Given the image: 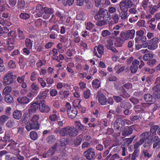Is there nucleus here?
Segmentation results:
<instances>
[{"label": "nucleus", "instance_id": "55", "mask_svg": "<svg viewBox=\"0 0 160 160\" xmlns=\"http://www.w3.org/2000/svg\"><path fill=\"white\" fill-rule=\"evenodd\" d=\"M110 32L108 30H103L102 32L101 35L103 37H106L111 34Z\"/></svg>", "mask_w": 160, "mask_h": 160}, {"label": "nucleus", "instance_id": "14", "mask_svg": "<svg viewBox=\"0 0 160 160\" xmlns=\"http://www.w3.org/2000/svg\"><path fill=\"white\" fill-rule=\"evenodd\" d=\"M38 103L37 101L32 102L31 104V108L28 111L29 114H32L36 112L37 109L38 108Z\"/></svg>", "mask_w": 160, "mask_h": 160}, {"label": "nucleus", "instance_id": "18", "mask_svg": "<svg viewBox=\"0 0 160 160\" xmlns=\"http://www.w3.org/2000/svg\"><path fill=\"white\" fill-rule=\"evenodd\" d=\"M83 141V139L82 135H80L78 136L74 140L73 144L76 147H77L81 144Z\"/></svg>", "mask_w": 160, "mask_h": 160}, {"label": "nucleus", "instance_id": "44", "mask_svg": "<svg viewBox=\"0 0 160 160\" xmlns=\"http://www.w3.org/2000/svg\"><path fill=\"white\" fill-rule=\"evenodd\" d=\"M120 37L122 40V41L124 42L128 39L126 31L125 32H121L120 34Z\"/></svg>", "mask_w": 160, "mask_h": 160}, {"label": "nucleus", "instance_id": "61", "mask_svg": "<svg viewBox=\"0 0 160 160\" xmlns=\"http://www.w3.org/2000/svg\"><path fill=\"white\" fill-rule=\"evenodd\" d=\"M143 97L144 100H152L153 97L152 95L149 93L145 94Z\"/></svg>", "mask_w": 160, "mask_h": 160}, {"label": "nucleus", "instance_id": "32", "mask_svg": "<svg viewBox=\"0 0 160 160\" xmlns=\"http://www.w3.org/2000/svg\"><path fill=\"white\" fill-rule=\"evenodd\" d=\"M39 77V74L36 71L33 72L31 74L30 79L32 81H34L38 79Z\"/></svg>", "mask_w": 160, "mask_h": 160}, {"label": "nucleus", "instance_id": "28", "mask_svg": "<svg viewBox=\"0 0 160 160\" xmlns=\"http://www.w3.org/2000/svg\"><path fill=\"white\" fill-rule=\"evenodd\" d=\"M68 126L60 129L59 135L62 136H65L68 135Z\"/></svg>", "mask_w": 160, "mask_h": 160}, {"label": "nucleus", "instance_id": "37", "mask_svg": "<svg viewBox=\"0 0 160 160\" xmlns=\"http://www.w3.org/2000/svg\"><path fill=\"white\" fill-rule=\"evenodd\" d=\"M20 55V51L18 49L14 50L10 54V56L15 59H16L17 57H18Z\"/></svg>", "mask_w": 160, "mask_h": 160}, {"label": "nucleus", "instance_id": "54", "mask_svg": "<svg viewBox=\"0 0 160 160\" xmlns=\"http://www.w3.org/2000/svg\"><path fill=\"white\" fill-rule=\"evenodd\" d=\"M32 89L36 91H39V88L38 85L36 82H33L31 85Z\"/></svg>", "mask_w": 160, "mask_h": 160}, {"label": "nucleus", "instance_id": "26", "mask_svg": "<svg viewBox=\"0 0 160 160\" xmlns=\"http://www.w3.org/2000/svg\"><path fill=\"white\" fill-rule=\"evenodd\" d=\"M26 4L24 0H18L17 5V8L19 9H24Z\"/></svg>", "mask_w": 160, "mask_h": 160}, {"label": "nucleus", "instance_id": "48", "mask_svg": "<svg viewBox=\"0 0 160 160\" xmlns=\"http://www.w3.org/2000/svg\"><path fill=\"white\" fill-rule=\"evenodd\" d=\"M15 47V44H6V46L5 47V50H7L9 52L11 51Z\"/></svg>", "mask_w": 160, "mask_h": 160}, {"label": "nucleus", "instance_id": "41", "mask_svg": "<svg viewBox=\"0 0 160 160\" xmlns=\"http://www.w3.org/2000/svg\"><path fill=\"white\" fill-rule=\"evenodd\" d=\"M33 95L32 92H30L27 94V96L28 97L26 96L22 97L21 98L18 97L17 100H30L28 98H31L32 97Z\"/></svg>", "mask_w": 160, "mask_h": 160}, {"label": "nucleus", "instance_id": "16", "mask_svg": "<svg viewBox=\"0 0 160 160\" xmlns=\"http://www.w3.org/2000/svg\"><path fill=\"white\" fill-rule=\"evenodd\" d=\"M67 139L66 138H63L61 139L58 144L59 146V148L62 151H63L65 149L67 143Z\"/></svg>", "mask_w": 160, "mask_h": 160}, {"label": "nucleus", "instance_id": "21", "mask_svg": "<svg viewBox=\"0 0 160 160\" xmlns=\"http://www.w3.org/2000/svg\"><path fill=\"white\" fill-rule=\"evenodd\" d=\"M132 132V129L130 127H126L123 130L122 133V135L123 136L131 134Z\"/></svg>", "mask_w": 160, "mask_h": 160}, {"label": "nucleus", "instance_id": "7", "mask_svg": "<svg viewBox=\"0 0 160 160\" xmlns=\"http://www.w3.org/2000/svg\"><path fill=\"white\" fill-rule=\"evenodd\" d=\"M104 47L103 45L100 44L94 47V54L98 58H101L104 53Z\"/></svg>", "mask_w": 160, "mask_h": 160}, {"label": "nucleus", "instance_id": "22", "mask_svg": "<svg viewBox=\"0 0 160 160\" xmlns=\"http://www.w3.org/2000/svg\"><path fill=\"white\" fill-rule=\"evenodd\" d=\"M33 41L30 39L27 38L25 41V44L26 48L28 49H32V48L33 42Z\"/></svg>", "mask_w": 160, "mask_h": 160}, {"label": "nucleus", "instance_id": "9", "mask_svg": "<svg viewBox=\"0 0 160 160\" xmlns=\"http://www.w3.org/2000/svg\"><path fill=\"white\" fill-rule=\"evenodd\" d=\"M38 103V108L40 111L42 112H48L50 109V108L46 105L44 102V101H37Z\"/></svg>", "mask_w": 160, "mask_h": 160}, {"label": "nucleus", "instance_id": "10", "mask_svg": "<svg viewBox=\"0 0 160 160\" xmlns=\"http://www.w3.org/2000/svg\"><path fill=\"white\" fill-rule=\"evenodd\" d=\"M40 125L39 122H30L26 125V128L28 131L32 129L38 130L39 128Z\"/></svg>", "mask_w": 160, "mask_h": 160}, {"label": "nucleus", "instance_id": "62", "mask_svg": "<svg viewBox=\"0 0 160 160\" xmlns=\"http://www.w3.org/2000/svg\"><path fill=\"white\" fill-rule=\"evenodd\" d=\"M149 41H150V42H152L154 43L156 45H158V43L160 41V40H159V38L157 37H155Z\"/></svg>", "mask_w": 160, "mask_h": 160}, {"label": "nucleus", "instance_id": "57", "mask_svg": "<svg viewBox=\"0 0 160 160\" xmlns=\"http://www.w3.org/2000/svg\"><path fill=\"white\" fill-rule=\"evenodd\" d=\"M122 94L121 96L123 98H127L129 97V95L126 92V91H125V90L123 87H122Z\"/></svg>", "mask_w": 160, "mask_h": 160}, {"label": "nucleus", "instance_id": "1", "mask_svg": "<svg viewBox=\"0 0 160 160\" xmlns=\"http://www.w3.org/2000/svg\"><path fill=\"white\" fill-rule=\"evenodd\" d=\"M94 18L96 20L103 19L105 20L110 21L111 17L108 13V10L100 8L99 10L94 15Z\"/></svg>", "mask_w": 160, "mask_h": 160}, {"label": "nucleus", "instance_id": "33", "mask_svg": "<svg viewBox=\"0 0 160 160\" xmlns=\"http://www.w3.org/2000/svg\"><path fill=\"white\" fill-rule=\"evenodd\" d=\"M128 37L129 39H133L134 36L135 34V31L134 29L129 30L126 31Z\"/></svg>", "mask_w": 160, "mask_h": 160}, {"label": "nucleus", "instance_id": "20", "mask_svg": "<svg viewBox=\"0 0 160 160\" xmlns=\"http://www.w3.org/2000/svg\"><path fill=\"white\" fill-rule=\"evenodd\" d=\"M157 89H153L154 87L152 90L153 91V97L155 99H160V89L157 87Z\"/></svg>", "mask_w": 160, "mask_h": 160}, {"label": "nucleus", "instance_id": "19", "mask_svg": "<svg viewBox=\"0 0 160 160\" xmlns=\"http://www.w3.org/2000/svg\"><path fill=\"white\" fill-rule=\"evenodd\" d=\"M121 11L119 12V16L121 19L124 21H126L127 19L128 15V11L123 10H121Z\"/></svg>", "mask_w": 160, "mask_h": 160}, {"label": "nucleus", "instance_id": "64", "mask_svg": "<svg viewBox=\"0 0 160 160\" xmlns=\"http://www.w3.org/2000/svg\"><path fill=\"white\" fill-rule=\"evenodd\" d=\"M8 67L11 69H14L16 67L15 63L13 61L11 60L8 63Z\"/></svg>", "mask_w": 160, "mask_h": 160}, {"label": "nucleus", "instance_id": "25", "mask_svg": "<svg viewBox=\"0 0 160 160\" xmlns=\"http://www.w3.org/2000/svg\"><path fill=\"white\" fill-rule=\"evenodd\" d=\"M48 29L51 32L56 31L58 33L59 32V28L58 25L57 24H53L48 27Z\"/></svg>", "mask_w": 160, "mask_h": 160}, {"label": "nucleus", "instance_id": "38", "mask_svg": "<svg viewBox=\"0 0 160 160\" xmlns=\"http://www.w3.org/2000/svg\"><path fill=\"white\" fill-rule=\"evenodd\" d=\"M121 124L122 125H123L124 124V121L122 120L121 118H118L116 119L115 122L114 123V125L115 127H117V128H119L118 124Z\"/></svg>", "mask_w": 160, "mask_h": 160}, {"label": "nucleus", "instance_id": "2", "mask_svg": "<svg viewBox=\"0 0 160 160\" xmlns=\"http://www.w3.org/2000/svg\"><path fill=\"white\" fill-rule=\"evenodd\" d=\"M16 78L17 76L13 75L12 72H9L4 77L3 84L6 86L15 83Z\"/></svg>", "mask_w": 160, "mask_h": 160}, {"label": "nucleus", "instance_id": "63", "mask_svg": "<svg viewBox=\"0 0 160 160\" xmlns=\"http://www.w3.org/2000/svg\"><path fill=\"white\" fill-rule=\"evenodd\" d=\"M55 15L53 14L51 17L50 18L49 21L52 23H56L58 20L56 19Z\"/></svg>", "mask_w": 160, "mask_h": 160}, {"label": "nucleus", "instance_id": "47", "mask_svg": "<svg viewBox=\"0 0 160 160\" xmlns=\"http://www.w3.org/2000/svg\"><path fill=\"white\" fill-rule=\"evenodd\" d=\"M30 137L32 139L35 140L38 138V135L37 133L34 131H32L30 133Z\"/></svg>", "mask_w": 160, "mask_h": 160}, {"label": "nucleus", "instance_id": "60", "mask_svg": "<svg viewBox=\"0 0 160 160\" xmlns=\"http://www.w3.org/2000/svg\"><path fill=\"white\" fill-rule=\"evenodd\" d=\"M42 20L40 18L37 19L35 22V26L37 27H39L42 26Z\"/></svg>", "mask_w": 160, "mask_h": 160}, {"label": "nucleus", "instance_id": "13", "mask_svg": "<svg viewBox=\"0 0 160 160\" xmlns=\"http://www.w3.org/2000/svg\"><path fill=\"white\" fill-rule=\"evenodd\" d=\"M68 135L72 137H74L78 134V130L73 126H68Z\"/></svg>", "mask_w": 160, "mask_h": 160}, {"label": "nucleus", "instance_id": "45", "mask_svg": "<svg viewBox=\"0 0 160 160\" xmlns=\"http://www.w3.org/2000/svg\"><path fill=\"white\" fill-rule=\"evenodd\" d=\"M38 83L40 84L42 88H44L46 85V83L44 80L43 79V78L39 77L38 78Z\"/></svg>", "mask_w": 160, "mask_h": 160}, {"label": "nucleus", "instance_id": "3", "mask_svg": "<svg viewBox=\"0 0 160 160\" xmlns=\"http://www.w3.org/2000/svg\"><path fill=\"white\" fill-rule=\"evenodd\" d=\"M66 107L67 108V114L69 117L72 118H74L78 113L76 108H71L70 104L68 102L66 103Z\"/></svg>", "mask_w": 160, "mask_h": 160}, {"label": "nucleus", "instance_id": "59", "mask_svg": "<svg viewBox=\"0 0 160 160\" xmlns=\"http://www.w3.org/2000/svg\"><path fill=\"white\" fill-rule=\"evenodd\" d=\"M139 61L137 59H135L132 61V65L131 67L138 68V66L139 65Z\"/></svg>", "mask_w": 160, "mask_h": 160}, {"label": "nucleus", "instance_id": "58", "mask_svg": "<svg viewBox=\"0 0 160 160\" xmlns=\"http://www.w3.org/2000/svg\"><path fill=\"white\" fill-rule=\"evenodd\" d=\"M39 119V116L37 115H34L31 118L30 122H38V120Z\"/></svg>", "mask_w": 160, "mask_h": 160}, {"label": "nucleus", "instance_id": "4", "mask_svg": "<svg viewBox=\"0 0 160 160\" xmlns=\"http://www.w3.org/2000/svg\"><path fill=\"white\" fill-rule=\"evenodd\" d=\"M133 5L132 2L130 0H122L119 3L121 10L128 11L129 8H131Z\"/></svg>", "mask_w": 160, "mask_h": 160}, {"label": "nucleus", "instance_id": "43", "mask_svg": "<svg viewBox=\"0 0 160 160\" xmlns=\"http://www.w3.org/2000/svg\"><path fill=\"white\" fill-rule=\"evenodd\" d=\"M56 146H53L51 147L48 152V156H50L53 155L55 152Z\"/></svg>", "mask_w": 160, "mask_h": 160}, {"label": "nucleus", "instance_id": "42", "mask_svg": "<svg viewBox=\"0 0 160 160\" xmlns=\"http://www.w3.org/2000/svg\"><path fill=\"white\" fill-rule=\"evenodd\" d=\"M149 2V0H143L141 3V5L145 10H147L148 8V5Z\"/></svg>", "mask_w": 160, "mask_h": 160}, {"label": "nucleus", "instance_id": "40", "mask_svg": "<svg viewBox=\"0 0 160 160\" xmlns=\"http://www.w3.org/2000/svg\"><path fill=\"white\" fill-rule=\"evenodd\" d=\"M20 18L22 19L26 20L28 19L30 17L29 14L26 12H22L19 15Z\"/></svg>", "mask_w": 160, "mask_h": 160}, {"label": "nucleus", "instance_id": "51", "mask_svg": "<svg viewBox=\"0 0 160 160\" xmlns=\"http://www.w3.org/2000/svg\"><path fill=\"white\" fill-rule=\"evenodd\" d=\"M145 21L143 20H139L136 23V25L139 28L145 27Z\"/></svg>", "mask_w": 160, "mask_h": 160}, {"label": "nucleus", "instance_id": "31", "mask_svg": "<svg viewBox=\"0 0 160 160\" xmlns=\"http://www.w3.org/2000/svg\"><path fill=\"white\" fill-rule=\"evenodd\" d=\"M122 39L120 37H117L116 38L115 42L114 43L115 46L117 47H120L122 46L124 42L122 41Z\"/></svg>", "mask_w": 160, "mask_h": 160}, {"label": "nucleus", "instance_id": "39", "mask_svg": "<svg viewBox=\"0 0 160 160\" xmlns=\"http://www.w3.org/2000/svg\"><path fill=\"white\" fill-rule=\"evenodd\" d=\"M92 87L96 88H98L100 86V83L98 79H94L92 82Z\"/></svg>", "mask_w": 160, "mask_h": 160}, {"label": "nucleus", "instance_id": "56", "mask_svg": "<svg viewBox=\"0 0 160 160\" xmlns=\"http://www.w3.org/2000/svg\"><path fill=\"white\" fill-rule=\"evenodd\" d=\"M84 97L86 99H88L90 96V91L89 89H87L84 92Z\"/></svg>", "mask_w": 160, "mask_h": 160}, {"label": "nucleus", "instance_id": "23", "mask_svg": "<svg viewBox=\"0 0 160 160\" xmlns=\"http://www.w3.org/2000/svg\"><path fill=\"white\" fill-rule=\"evenodd\" d=\"M147 40L146 37L145 36H141L139 37H136L135 38V43H144Z\"/></svg>", "mask_w": 160, "mask_h": 160}, {"label": "nucleus", "instance_id": "8", "mask_svg": "<svg viewBox=\"0 0 160 160\" xmlns=\"http://www.w3.org/2000/svg\"><path fill=\"white\" fill-rule=\"evenodd\" d=\"M151 134V132H146L142 133L140 135L141 139L143 140V145L145 148L148 147L150 145V143H148V138Z\"/></svg>", "mask_w": 160, "mask_h": 160}, {"label": "nucleus", "instance_id": "17", "mask_svg": "<svg viewBox=\"0 0 160 160\" xmlns=\"http://www.w3.org/2000/svg\"><path fill=\"white\" fill-rule=\"evenodd\" d=\"M48 92V90H45L43 91H41L40 92L39 94L35 98L37 99H44L47 97V93Z\"/></svg>", "mask_w": 160, "mask_h": 160}, {"label": "nucleus", "instance_id": "53", "mask_svg": "<svg viewBox=\"0 0 160 160\" xmlns=\"http://www.w3.org/2000/svg\"><path fill=\"white\" fill-rule=\"evenodd\" d=\"M25 76L24 75L18 76L17 78V81L19 83H21L24 82Z\"/></svg>", "mask_w": 160, "mask_h": 160}, {"label": "nucleus", "instance_id": "30", "mask_svg": "<svg viewBox=\"0 0 160 160\" xmlns=\"http://www.w3.org/2000/svg\"><path fill=\"white\" fill-rule=\"evenodd\" d=\"M94 25L91 22H88L86 25V29L92 32L96 31L95 29L93 28Z\"/></svg>", "mask_w": 160, "mask_h": 160}, {"label": "nucleus", "instance_id": "50", "mask_svg": "<svg viewBox=\"0 0 160 160\" xmlns=\"http://www.w3.org/2000/svg\"><path fill=\"white\" fill-rule=\"evenodd\" d=\"M47 140L49 143H52L55 142L56 138L54 136L51 135L47 137Z\"/></svg>", "mask_w": 160, "mask_h": 160}, {"label": "nucleus", "instance_id": "34", "mask_svg": "<svg viewBox=\"0 0 160 160\" xmlns=\"http://www.w3.org/2000/svg\"><path fill=\"white\" fill-rule=\"evenodd\" d=\"M109 21V20H105L104 19H102V20H99L96 22V24L98 26H102L106 25L107 22Z\"/></svg>", "mask_w": 160, "mask_h": 160}, {"label": "nucleus", "instance_id": "5", "mask_svg": "<svg viewBox=\"0 0 160 160\" xmlns=\"http://www.w3.org/2000/svg\"><path fill=\"white\" fill-rule=\"evenodd\" d=\"M3 139L6 142H11L7 147L8 149H12L15 148L16 143L14 141L11 139L10 133L9 132H5V136L3 138Z\"/></svg>", "mask_w": 160, "mask_h": 160}, {"label": "nucleus", "instance_id": "46", "mask_svg": "<svg viewBox=\"0 0 160 160\" xmlns=\"http://www.w3.org/2000/svg\"><path fill=\"white\" fill-rule=\"evenodd\" d=\"M15 39L13 37L9 38L7 41L6 44H15Z\"/></svg>", "mask_w": 160, "mask_h": 160}, {"label": "nucleus", "instance_id": "15", "mask_svg": "<svg viewBox=\"0 0 160 160\" xmlns=\"http://www.w3.org/2000/svg\"><path fill=\"white\" fill-rule=\"evenodd\" d=\"M144 48H147L150 50H155L158 47V45H156L152 42H150L149 40L147 41V42L144 43Z\"/></svg>", "mask_w": 160, "mask_h": 160}, {"label": "nucleus", "instance_id": "24", "mask_svg": "<svg viewBox=\"0 0 160 160\" xmlns=\"http://www.w3.org/2000/svg\"><path fill=\"white\" fill-rule=\"evenodd\" d=\"M148 7L149 8V12L152 15H153L158 9L159 8L157 5H153L152 4H151L149 5Z\"/></svg>", "mask_w": 160, "mask_h": 160}, {"label": "nucleus", "instance_id": "35", "mask_svg": "<svg viewBox=\"0 0 160 160\" xmlns=\"http://www.w3.org/2000/svg\"><path fill=\"white\" fill-rule=\"evenodd\" d=\"M18 32V39L21 40H23L25 38V36L24 35L23 32L18 28L17 30Z\"/></svg>", "mask_w": 160, "mask_h": 160}, {"label": "nucleus", "instance_id": "36", "mask_svg": "<svg viewBox=\"0 0 160 160\" xmlns=\"http://www.w3.org/2000/svg\"><path fill=\"white\" fill-rule=\"evenodd\" d=\"M112 18L113 21H112L111 23L112 24L117 23L118 22L119 19V15L117 13H113L112 15Z\"/></svg>", "mask_w": 160, "mask_h": 160}, {"label": "nucleus", "instance_id": "12", "mask_svg": "<svg viewBox=\"0 0 160 160\" xmlns=\"http://www.w3.org/2000/svg\"><path fill=\"white\" fill-rule=\"evenodd\" d=\"M12 88L10 86H6L3 89V92L4 94H6L4 97V100H13L12 96L9 93L12 91Z\"/></svg>", "mask_w": 160, "mask_h": 160}, {"label": "nucleus", "instance_id": "49", "mask_svg": "<svg viewBox=\"0 0 160 160\" xmlns=\"http://www.w3.org/2000/svg\"><path fill=\"white\" fill-rule=\"evenodd\" d=\"M152 58V55L151 53L145 54L143 57V59L145 61H149Z\"/></svg>", "mask_w": 160, "mask_h": 160}, {"label": "nucleus", "instance_id": "6", "mask_svg": "<svg viewBox=\"0 0 160 160\" xmlns=\"http://www.w3.org/2000/svg\"><path fill=\"white\" fill-rule=\"evenodd\" d=\"M36 9L37 10H42L44 13L48 14L49 15L52 14L54 12L53 9L51 8L45 7L44 5L40 4H38L37 5L36 7Z\"/></svg>", "mask_w": 160, "mask_h": 160}, {"label": "nucleus", "instance_id": "11", "mask_svg": "<svg viewBox=\"0 0 160 160\" xmlns=\"http://www.w3.org/2000/svg\"><path fill=\"white\" fill-rule=\"evenodd\" d=\"M84 156L88 160L92 159L95 156L94 149L92 148H89L85 152Z\"/></svg>", "mask_w": 160, "mask_h": 160}, {"label": "nucleus", "instance_id": "27", "mask_svg": "<svg viewBox=\"0 0 160 160\" xmlns=\"http://www.w3.org/2000/svg\"><path fill=\"white\" fill-rule=\"evenodd\" d=\"M55 15L60 20L63 19L64 16V14L62 10H57L55 13Z\"/></svg>", "mask_w": 160, "mask_h": 160}, {"label": "nucleus", "instance_id": "29", "mask_svg": "<svg viewBox=\"0 0 160 160\" xmlns=\"http://www.w3.org/2000/svg\"><path fill=\"white\" fill-rule=\"evenodd\" d=\"M22 115V113L21 111L18 110H16L13 112V116L15 119L19 120L21 118Z\"/></svg>", "mask_w": 160, "mask_h": 160}, {"label": "nucleus", "instance_id": "52", "mask_svg": "<svg viewBox=\"0 0 160 160\" xmlns=\"http://www.w3.org/2000/svg\"><path fill=\"white\" fill-rule=\"evenodd\" d=\"M8 118V117L6 116L5 115H2L0 117V124H3Z\"/></svg>", "mask_w": 160, "mask_h": 160}]
</instances>
